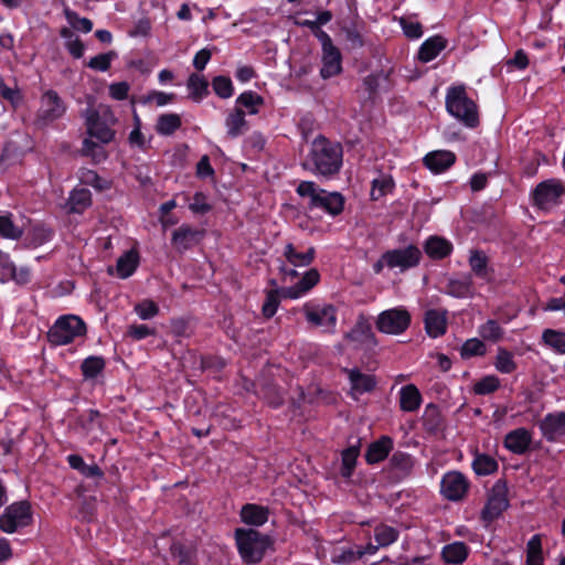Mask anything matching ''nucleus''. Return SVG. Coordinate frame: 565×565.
Here are the masks:
<instances>
[{
	"label": "nucleus",
	"mask_w": 565,
	"mask_h": 565,
	"mask_svg": "<svg viewBox=\"0 0 565 565\" xmlns=\"http://www.w3.org/2000/svg\"><path fill=\"white\" fill-rule=\"evenodd\" d=\"M302 166L324 178L332 177L342 166V148L339 143L319 136L313 139L308 160Z\"/></svg>",
	"instance_id": "f257e3e1"
},
{
	"label": "nucleus",
	"mask_w": 565,
	"mask_h": 565,
	"mask_svg": "<svg viewBox=\"0 0 565 565\" xmlns=\"http://www.w3.org/2000/svg\"><path fill=\"white\" fill-rule=\"evenodd\" d=\"M297 193L309 199V209L319 207L332 216H337L343 211L344 198L341 193L319 189L312 181H301Z\"/></svg>",
	"instance_id": "f03ea898"
},
{
	"label": "nucleus",
	"mask_w": 565,
	"mask_h": 565,
	"mask_svg": "<svg viewBox=\"0 0 565 565\" xmlns=\"http://www.w3.org/2000/svg\"><path fill=\"white\" fill-rule=\"evenodd\" d=\"M84 116L87 132L90 137L103 143H108L114 139L113 126L116 125L117 118L108 105L100 104L96 107H88Z\"/></svg>",
	"instance_id": "7ed1b4c3"
},
{
	"label": "nucleus",
	"mask_w": 565,
	"mask_h": 565,
	"mask_svg": "<svg viewBox=\"0 0 565 565\" xmlns=\"http://www.w3.org/2000/svg\"><path fill=\"white\" fill-rule=\"evenodd\" d=\"M446 108L466 126L473 128L479 125L478 107L476 103L468 97L463 86H455L448 89Z\"/></svg>",
	"instance_id": "20e7f679"
},
{
	"label": "nucleus",
	"mask_w": 565,
	"mask_h": 565,
	"mask_svg": "<svg viewBox=\"0 0 565 565\" xmlns=\"http://www.w3.org/2000/svg\"><path fill=\"white\" fill-rule=\"evenodd\" d=\"M235 539L239 555L247 564L259 563L269 546L268 537L253 529H237Z\"/></svg>",
	"instance_id": "39448f33"
},
{
	"label": "nucleus",
	"mask_w": 565,
	"mask_h": 565,
	"mask_svg": "<svg viewBox=\"0 0 565 565\" xmlns=\"http://www.w3.org/2000/svg\"><path fill=\"white\" fill-rule=\"evenodd\" d=\"M85 323L76 316L60 318L47 332L49 341L55 345L72 342L76 337L85 334Z\"/></svg>",
	"instance_id": "423d86ee"
},
{
	"label": "nucleus",
	"mask_w": 565,
	"mask_h": 565,
	"mask_svg": "<svg viewBox=\"0 0 565 565\" xmlns=\"http://www.w3.org/2000/svg\"><path fill=\"white\" fill-rule=\"evenodd\" d=\"M32 522V509L28 501L15 502L6 508L0 515V529L6 533H14Z\"/></svg>",
	"instance_id": "0eeeda50"
},
{
	"label": "nucleus",
	"mask_w": 565,
	"mask_h": 565,
	"mask_svg": "<svg viewBox=\"0 0 565 565\" xmlns=\"http://www.w3.org/2000/svg\"><path fill=\"white\" fill-rule=\"evenodd\" d=\"M376 328L386 334H401L411 324V313L403 307L392 308L381 312L376 319Z\"/></svg>",
	"instance_id": "6e6552de"
},
{
	"label": "nucleus",
	"mask_w": 565,
	"mask_h": 565,
	"mask_svg": "<svg viewBox=\"0 0 565 565\" xmlns=\"http://www.w3.org/2000/svg\"><path fill=\"white\" fill-rule=\"evenodd\" d=\"M508 507V488L505 482L499 480L489 493L487 504L481 511V519L489 524L499 518Z\"/></svg>",
	"instance_id": "1a4fd4ad"
},
{
	"label": "nucleus",
	"mask_w": 565,
	"mask_h": 565,
	"mask_svg": "<svg viewBox=\"0 0 565 565\" xmlns=\"http://www.w3.org/2000/svg\"><path fill=\"white\" fill-rule=\"evenodd\" d=\"M317 38L322 44L321 76L329 78L338 75L342 70L340 51L333 45L331 38L324 31L318 30Z\"/></svg>",
	"instance_id": "9d476101"
},
{
	"label": "nucleus",
	"mask_w": 565,
	"mask_h": 565,
	"mask_svg": "<svg viewBox=\"0 0 565 565\" xmlns=\"http://www.w3.org/2000/svg\"><path fill=\"white\" fill-rule=\"evenodd\" d=\"M66 111V105L55 90H46L41 98L36 122L45 126L61 118Z\"/></svg>",
	"instance_id": "9b49d317"
},
{
	"label": "nucleus",
	"mask_w": 565,
	"mask_h": 565,
	"mask_svg": "<svg viewBox=\"0 0 565 565\" xmlns=\"http://www.w3.org/2000/svg\"><path fill=\"white\" fill-rule=\"evenodd\" d=\"M564 192L565 189L561 181L550 179L535 186L532 198L537 207L547 210L557 204Z\"/></svg>",
	"instance_id": "f8f14e48"
},
{
	"label": "nucleus",
	"mask_w": 565,
	"mask_h": 565,
	"mask_svg": "<svg viewBox=\"0 0 565 565\" xmlns=\"http://www.w3.org/2000/svg\"><path fill=\"white\" fill-rule=\"evenodd\" d=\"M347 374L350 391L349 394L353 399H359L363 394L372 393L376 390L377 379L375 375L362 372L359 367L344 369Z\"/></svg>",
	"instance_id": "ddd939ff"
},
{
	"label": "nucleus",
	"mask_w": 565,
	"mask_h": 565,
	"mask_svg": "<svg viewBox=\"0 0 565 565\" xmlns=\"http://www.w3.org/2000/svg\"><path fill=\"white\" fill-rule=\"evenodd\" d=\"M422 257L420 250L411 245L404 249H393L385 253L386 266L398 267L401 270L416 266Z\"/></svg>",
	"instance_id": "4468645a"
},
{
	"label": "nucleus",
	"mask_w": 565,
	"mask_h": 565,
	"mask_svg": "<svg viewBox=\"0 0 565 565\" xmlns=\"http://www.w3.org/2000/svg\"><path fill=\"white\" fill-rule=\"evenodd\" d=\"M345 339L353 343L355 349L370 350L376 345V339L370 323L360 319L350 332L345 334Z\"/></svg>",
	"instance_id": "2eb2a0df"
},
{
	"label": "nucleus",
	"mask_w": 565,
	"mask_h": 565,
	"mask_svg": "<svg viewBox=\"0 0 565 565\" xmlns=\"http://www.w3.org/2000/svg\"><path fill=\"white\" fill-rule=\"evenodd\" d=\"M469 483L460 472L452 471L445 475L441 481L443 494L452 501L461 500L467 491Z\"/></svg>",
	"instance_id": "dca6fc26"
},
{
	"label": "nucleus",
	"mask_w": 565,
	"mask_h": 565,
	"mask_svg": "<svg viewBox=\"0 0 565 565\" xmlns=\"http://www.w3.org/2000/svg\"><path fill=\"white\" fill-rule=\"evenodd\" d=\"M203 233L188 225H182L172 234V246L179 253L195 246L202 238Z\"/></svg>",
	"instance_id": "f3484780"
},
{
	"label": "nucleus",
	"mask_w": 565,
	"mask_h": 565,
	"mask_svg": "<svg viewBox=\"0 0 565 565\" xmlns=\"http://www.w3.org/2000/svg\"><path fill=\"white\" fill-rule=\"evenodd\" d=\"M543 436L548 440H556L565 435V414L554 413L546 415L540 423Z\"/></svg>",
	"instance_id": "a211bd4d"
},
{
	"label": "nucleus",
	"mask_w": 565,
	"mask_h": 565,
	"mask_svg": "<svg viewBox=\"0 0 565 565\" xmlns=\"http://www.w3.org/2000/svg\"><path fill=\"white\" fill-rule=\"evenodd\" d=\"M425 330L431 338H438L447 330V311L441 309H430L425 312Z\"/></svg>",
	"instance_id": "6ab92c4d"
},
{
	"label": "nucleus",
	"mask_w": 565,
	"mask_h": 565,
	"mask_svg": "<svg viewBox=\"0 0 565 565\" xmlns=\"http://www.w3.org/2000/svg\"><path fill=\"white\" fill-rule=\"evenodd\" d=\"M306 318L313 326L333 329L337 322L335 308L331 305L322 308H307Z\"/></svg>",
	"instance_id": "aec40b11"
},
{
	"label": "nucleus",
	"mask_w": 565,
	"mask_h": 565,
	"mask_svg": "<svg viewBox=\"0 0 565 565\" xmlns=\"http://www.w3.org/2000/svg\"><path fill=\"white\" fill-rule=\"evenodd\" d=\"M456 160L451 151L438 150L424 158L425 166L435 173H440L454 164Z\"/></svg>",
	"instance_id": "412c9836"
},
{
	"label": "nucleus",
	"mask_w": 565,
	"mask_h": 565,
	"mask_svg": "<svg viewBox=\"0 0 565 565\" xmlns=\"http://www.w3.org/2000/svg\"><path fill=\"white\" fill-rule=\"evenodd\" d=\"M319 277L317 269H310L297 285L281 289V296L291 299L298 298L310 290L319 281Z\"/></svg>",
	"instance_id": "4be33fe9"
},
{
	"label": "nucleus",
	"mask_w": 565,
	"mask_h": 565,
	"mask_svg": "<svg viewBox=\"0 0 565 565\" xmlns=\"http://www.w3.org/2000/svg\"><path fill=\"white\" fill-rule=\"evenodd\" d=\"M531 443V434L525 428H518L510 431L504 439L505 447L514 454H523Z\"/></svg>",
	"instance_id": "5701e85b"
},
{
	"label": "nucleus",
	"mask_w": 565,
	"mask_h": 565,
	"mask_svg": "<svg viewBox=\"0 0 565 565\" xmlns=\"http://www.w3.org/2000/svg\"><path fill=\"white\" fill-rule=\"evenodd\" d=\"M392 448V439L387 436H383L379 440L370 444L365 454V459L369 463H377L387 457Z\"/></svg>",
	"instance_id": "b1692460"
},
{
	"label": "nucleus",
	"mask_w": 565,
	"mask_h": 565,
	"mask_svg": "<svg viewBox=\"0 0 565 565\" xmlns=\"http://www.w3.org/2000/svg\"><path fill=\"white\" fill-rule=\"evenodd\" d=\"M422 395L414 384H407L399 392V407L404 412H415L419 408Z\"/></svg>",
	"instance_id": "393cba45"
},
{
	"label": "nucleus",
	"mask_w": 565,
	"mask_h": 565,
	"mask_svg": "<svg viewBox=\"0 0 565 565\" xmlns=\"http://www.w3.org/2000/svg\"><path fill=\"white\" fill-rule=\"evenodd\" d=\"M446 39L440 35L426 40L418 51L419 61L427 63L434 60L446 47Z\"/></svg>",
	"instance_id": "a878e982"
},
{
	"label": "nucleus",
	"mask_w": 565,
	"mask_h": 565,
	"mask_svg": "<svg viewBox=\"0 0 565 565\" xmlns=\"http://www.w3.org/2000/svg\"><path fill=\"white\" fill-rule=\"evenodd\" d=\"M424 248L429 257L434 259H441L451 253L452 245L443 237L431 236L427 239Z\"/></svg>",
	"instance_id": "bb28decb"
},
{
	"label": "nucleus",
	"mask_w": 565,
	"mask_h": 565,
	"mask_svg": "<svg viewBox=\"0 0 565 565\" xmlns=\"http://www.w3.org/2000/svg\"><path fill=\"white\" fill-rule=\"evenodd\" d=\"M542 342L556 354H565V331L545 329L542 333Z\"/></svg>",
	"instance_id": "cd10ccee"
},
{
	"label": "nucleus",
	"mask_w": 565,
	"mask_h": 565,
	"mask_svg": "<svg viewBox=\"0 0 565 565\" xmlns=\"http://www.w3.org/2000/svg\"><path fill=\"white\" fill-rule=\"evenodd\" d=\"M242 520L252 525H262L268 519V510L256 504H246L241 511Z\"/></svg>",
	"instance_id": "c85d7f7f"
},
{
	"label": "nucleus",
	"mask_w": 565,
	"mask_h": 565,
	"mask_svg": "<svg viewBox=\"0 0 565 565\" xmlns=\"http://www.w3.org/2000/svg\"><path fill=\"white\" fill-rule=\"evenodd\" d=\"M391 468L396 472L398 478L408 476L414 467V460L411 455L396 451L390 459Z\"/></svg>",
	"instance_id": "c756f323"
},
{
	"label": "nucleus",
	"mask_w": 565,
	"mask_h": 565,
	"mask_svg": "<svg viewBox=\"0 0 565 565\" xmlns=\"http://www.w3.org/2000/svg\"><path fill=\"white\" fill-rule=\"evenodd\" d=\"M92 203L90 192L87 189H75L68 199V209L72 213H82Z\"/></svg>",
	"instance_id": "7c9ffc66"
},
{
	"label": "nucleus",
	"mask_w": 565,
	"mask_h": 565,
	"mask_svg": "<svg viewBox=\"0 0 565 565\" xmlns=\"http://www.w3.org/2000/svg\"><path fill=\"white\" fill-rule=\"evenodd\" d=\"M443 558L446 563L449 564H460L462 563L468 555L467 546L461 542H456L449 545H446L443 548Z\"/></svg>",
	"instance_id": "2f4dec72"
},
{
	"label": "nucleus",
	"mask_w": 565,
	"mask_h": 565,
	"mask_svg": "<svg viewBox=\"0 0 565 565\" xmlns=\"http://www.w3.org/2000/svg\"><path fill=\"white\" fill-rule=\"evenodd\" d=\"M138 265V254L135 250H128L120 256L116 264V270L119 277L127 278Z\"/></svg>",
	"instance_id": "473e14b6"
},
{
	"label": "nucleus",
	"mask_w": 565,
	"mask_h": 565,
	"mask_svg": "<svg viewBox=\"0 0 565 565\" xmlns=\"http://www.w3.org/2000/svg\"><path fill=\"white\" fill-rule=\"evenodd\" d=\"M67 460L73 469L81 471L85 477L102 478L104 476L103 470L96 463L86 465L83 458L78 455H71Z\"/></svg>",
	"instance_id": "72a5a7b5"
},
{
	"label": "nucleus",
	"mask_w": 565,
	"mask_h": 565,
	"mask_svg": "<svg viewBox=\"0 0 565 565\" xmlns=\"http://www.w3.org/2000/svg\"><path fill=\"white\" fill-rule=\"evenodd\" d=\"M359 452L358 446H351L342 451L341 475L343 478L349 479L352 476Z\"/></svg>",
	"instance_id": "f704fd0d"
},
{
	"label": "nucleus",
	"mask_w": 565,
	"mask_h": 565,
	"mask_svg": "<svg viewBox=\"0 0 565 565\" xmlns=\"http://www.w3.org/2000/svg\"><path fill=\"white\" fill-rule=\"evenodd\" d=\"M181 126V118L177 114H164L158 118L156 129L161 135H171Z\"/></svg>",
	"instance_id": "c9c22d12"
},
{
	"label": "nucleus",
	"mask_w": 565,
	"mask_h": 565,
	"mask_svg": "<svg viewBox=\"0 0 565 565\" xmlns=\"http://www.w3.org/2000/svg\"><path fill=\"white\" fill-rule=\"evenodd\" d=\"M285 256L294 266H307L313 260L315 249L311 247L306 253H298L291 244H288Z\"/></svg>",
	"instance_id": "e433bc0d"
},
{
	"label": "nucleus",
	"mask_w": 565,
	"mask_h": 565,
	"mask_svg": "<svg viewBox=\"0 0 565 565\" xmlns=\"http://www.w3.org/2000/svg\"><path fill=\"white\" fill-rule=\"evenodd\" d=\"M226 126L228 129L227 132L231 137H237L243 134V130L246 127L244 111L239 108L234 109V111L227 117Z\"/></svg>",
	"instance_id": "4c0bfd02"
},
{
	"label": "nucleus",
	"mask_w": 565,
	"mask_h": 565,
	"mask_svg": "<svg viewBox=\"0 0 565 565\" xmlns=\"http://www.w3.org/2000/svg\"><path fill=\"white\" fill-rule=\"evenodd\" d=\"M527 565H543L541 536L534 535L526 546Z\"/></svg>",
	"instance_id": "58836bf2"
},
{
	"label": "nucleus",
	"mask_w": 565,
	"mask_h": 565,
	"mask_svg": "<svg viewBox=\"0 0 565 565\" xmlns=\"http://www.w3.org/2000/svg\"><path fill=\"white\" fill-rule=\"evenodd\" d=\"M472 468L479 476H487L493 473L498 469L497 461L488 455H477Z\"/></svg>",
	"instance_id": "ea45409f"
},
{
	"label": "nucleus",
	"mask_w": 565,
	"mask_h": 565,
	"mask_svg": "<svg viewBox=\"0 0 565 565\" xmlns=\"http://www.w3.org/2000/svg\"><path fill=\"white\" fill-rule=\"evenodd\" d=\"M448 294L455 297H468L472 295V279L463 277L462 279H452L448 282Z\"/></svg>",
	"instance_id": "a19ab883"
},
{
	"label": "nucleus",
	"mask_w": 565,
	"mask_h": 565,
	"mask_svg": "<svg viewBox=\"0 0 565 565\" xmlns=\"http://www.w3.org/2000/svg\"><path fill=\"white\" fill-rule=\"evenodd\" d=\"M374 537L379 546L385 547L397 540L398 531L392 526L382 524L375 527Z\"/></svg>",
	"instance_id": "79ce46f5"
},
{
	"label": "nucleus",
	"mask_w": 565,
	"mask_h": 565,
	"mask_svg": "<svg viewBox=\"0 0 565 565\" xmlns=\"http://www.w3.org/2000/svg\"><path fill=\"white\" fill-rule=\"evenodd\" d=\"M207 81L198 74H191L188 79V87L191 90V97L195 100L201 99L207 94Z\"/></svg>",
	"instance_id": "37998d69"
},
{
	"label": "nucleus",
	"mask_w": 565,
	"mask_h": 565,
	"mask_svg": "<svg viewBox=\"0 0 565 565\" xmlns=\"http://www.w3.org/2000/svg\"><path fill=\"white\" fill-rule=\"evenodd\" d=\"M479 333L482 339L491 342H498L503 337V330L495 320H488L480 327Z\"/></svg>",
	"instance_id": "c03bdc74"
},
{
	"label": "nucleus",
	"mask_w": 565,
	"mask_h": 565,
	"mask_svg": "<svg viewBox=\"0 0 565 565\" xmlns=\"http://www.w3.org/2000/svg\"><path fill=\"white\" fill-rule=\"evenodd\" d=\"M23 231L17 226L10 216L0 215V236L10 239H18L22 236Z\"/></svg>",
	"instance_id": "a18cd8bd"
},
{
	"label": "nucleus",
	"mask_w": 565,
	"mask_h": 565,
	"mask_svg": "<svg viewBox=\"0 0 565 565\" xmlns=\"http://www.w3.org/2000/svg\"><path fill=\"white\" fill-rule=\"evenodd\" d=\"M469 264L471 267V270L480 277H486L487 275V265H488V258L487 256L479 250L471 252Z\"/></svg>",
	"instance_id": "49530a36"
},
{
	"label": "nucleus",
	"mask_w": 565,
	"mask_h": 565,
	"mask_svg": "<svg viewBox=\"0 0 565 565\" xmlns=\"http://www.w3.org/2000/svg\"><path fill=\"white\" fill-rule=\"evenodd\" d=\"M105 366L104 359L99 356H90L84 360L82 371L85 377H95Z\"/></svg>",
	"instance_id": "de8ad7c7"
},
{
	"label": "nucleus",
	"mask_w": 565,
	"mask_h": 565,
	"mask_svg": "<svg viewBox=\"0 0 565 565\" xmlns=\"http://www.w3.org/2000/svg\"><path fill=\"white\" fill-rule=\"evenodd\" d=\"M263 103H264L263 97L253 92L243 93L237 98V104L247 108L250 114H256L257 113L256 107L263 105Z\"/></svg>",
	"instance_id": "09e8293b"
},
{
	"label": "nucleus",
	"mask_w": 565,
	"mask_h": 565,
	"mask_svg": "<svg viewBox=\"0 0 565 565\" xmlns=\"http://www.w3.org/2000/svg\"><path fill=\"white\" fill-rule=\"evenodd\" d=\"M82 150L85 156L92 157L97 163L104 161L107 157L105 149L89 139L84 140Z\"/></svg>",
	"instance_id": "8fccbe9b"
},
{
	"label": "nucleus",
	"mask_w": 565,
	"mask_h": 565,
	"mask_svg": "<svg viewBox=\"0 0 565 565\" xmlns=\"http://www.w3.org/2000/svg\"><path fill=\"white\" fill-rule=\"evenodd\" d=\"M486 353V345L479 339L467 340L461 348V355L470 358L476 355H483Z\"/></svg>",
	"instance_id": "3c124183"
},
{
	"label": "nucleus",
	"mask_w": 565,
	"mask_h": 565,
	"mask_svg": "<svg viewBox=\"0 0 565 565\" xmlns=\"http://www.w3.org/2000/svg\"><path fill=\"white\" fill-rule=\"evenodd\" d=\"M213 89L221 98H228L233 95L232 82L228 77L216 76L213 82Z\"/></svg>",
	"instance_id": "603ef678"
},
{
	"label": "nucleus",
	"mask_w": 565,
	"mask_h": 565,
	"mask_svg": "<svg viewBox=\"0 0 565 565\" xmlns=\"http://www.w3.org/2000/svg\"><path fill=\"white\" fill-rule=\"evenodd\" d=\"M499 385H500L499 379L493 375H490V376H486L482 380H480L479 382H477L475 384L473 390L477 394L486 395V394H490V393H493L494 391H497Z\"/></svg>",
	"instance_id": "864d4df0"
},
{
	"label": "nucleus",
	"mask_w": 565,
	"mask_h": 565,
	"mask_svg": "<svg viewBox=\"0 0 565 565\" xmlns=\"http://www.w3.org/2000/svg\"><path fill=\"white\" fill-rule=\"evenodd\" d=\"M65 17L72 28L88 33L93 29V23L87 18H79L75 12L65 10Z\"/></svg>",
	"instance_id": "5fc2aeb1"
},
{
	"label": "nucleus",
	"mask_w": 565,
	"mask_h": 565,
	"mask_svg": "<svg viewBox=\"0 0 565 565\" xmlns=\"http://www.w3.org/2000/svg\"><path fill=\"white\" fill-rule=\"evenodd\" d=\"M393 188V181L390 178H381L375 179L373 181V188L371 191V196L373 200H379L386 193H388Z\"/></svg>",
	"instance_id": "6e6d98bb"
},
{
	"label": "nucleus",
	"mask_w": 565,
	"mask_h": 565,
	"mask_svg": "<svg viewBox=\"0 0 565 565\" xmlns=\"http://www.w3.org/2000/svg\"><path fill=\"white\" fill-rule=\"evenodd\" d=\"M495 367L502 373L513 372L515 370V363L512 355L505 350H500L497 356Z\"/></svg>",
	"instance_id": "4d7b16f0"
},
{
	"label": "nucleus",
	"mask_w": 565,
	"mask_h": 565,
	"mask_svg": "<svg viewBox=\"0 0 565 565\" xmlns=\"http://www.w3.org/2000/svg\"><path fill=\"white\" fill-rule=\"evenodd\" d=\"M278 306H279L278 291L270 290L267 294L266 300L262 307V312H263L264 317L271 318L276 313Z\"/></svg>",
	"instance_id": "13d9d810"
},
{
	"label": "nucleus",
	"mask_w": 565,
	"mask_h": 565,
	"mask_svg": "<svg viewBox=\"0 0 565 565\" xmlns=\"http://www.w3.org/2000/svg\"><path fill=\"white\" fill-rule=\"evenodd\" d=\"M135 310L141 319L147 320L158 315L159 307L151 300H145L138 303Z\"/></svg>",
	"instance_id": "bf43d9fd"
},
{
	"label": "nucleus",
	"mask_w": 565,
	"mask_h": 565,
	"mask_svg": "<svg viewBox=\"0 0 565 565\" xmlns=\"http://www.w3.org/2000/svg\"><path fill=\"white\" fill-rule=\"evenodd\" d=\"M114 56V52L96 55L90 58L88 66L96 71H107L110 67V61Z\"/></svg>",
	"instance_id": "052dcab7"
},
{
	"label": "nucleus",
	"mask_w": 565,
	"mask_h": 565,
	"mask_svg": "<svg viewBox=\"0 0 565 565\" xmlns=\"http://www.w3.org/2000/svg\"><path fill=\"white\" fill-rule=\"evenodd\" d=\"M401 25L407 38L417 39L422 36V25L419 22L411 21L406 18L401 19Z\"/></svg>",
	"instance_id": "680f3d73"
},
{
	"label": "nucleus",
	"mask_w": 565,
	"mask_h": 565,
	"mask_svg": "<svg viewBox=\"0 0 565 565\" xmlns=\"http://www.w3.org/2000/svg\"><path fill=\"white\" fill-rule=\"evenodd\" d=\"M51 236V231L44 226L36 225L31 231V244L40 246L45 243Z\"/></svg>",
	"instance_id": "e2e57ef3"
},
{
	"label": "nucleus",
	"mask_w": 565,
	"mask_h": 565,
	"mask_svg": "<svg viewBox=\"0 0 565 565\" xmlns=\"http://www.w3.org/2000/svg\"><path fill=\"white\" fill-rule=\"evenodd\" d=\"M174 99V94L152 92L143 98V103H154L157 106H164Z\"/></svg>",
	"instance_id": "0e129e2a"
},
{
	"label": "nucleus",
	"mask_w": 565,
	"mask_h": 565,
	"mask_svg": "<svg viewBox=\"0 0 565 565\" xmlns=\"http://www.w3.org/2000/svg\"><path fill=\"white\" fill-rule=\"evenodd\" d=\"M128 335L131 337L132 339L135 340H140V339H143L148 335H153L156 334V330L154 329H151L145 324H132L128 328V331H127Z\"/></svg>",
	"instance_id": "69168bd1"
},
{
	"label": "nucleus",
	"mask_w": 565,
	"mask_h": 565,
	"mask_svg": "<svg viewBox=\"0 0 565 565\" xmlns=\"http://www.w3.org/2000/svg\"><path fill=\"white\" fill-rule=\"evenodd\" d=\"M265 397L267 398L268 403L275 407L281 405L284 402L282 392L275 385H270L266 388Z\"/></svg>",
	"instance_id": "338daca9"
},
{
	"label": "nucleus",
	"mask_w": 565,
	"mask_h": 565,
	"mask_svg": "<svg viewBox=\"0 0 565 565\" xmlns=\"http://www.w3.org/2000/svg\"><path fill=\"white\" fill-rule=\"evenodd\" d=\"M129 85L126 82L115 83L109 86L110 96L117 100H122L127 97Z\"/></svg>",
	"instance_id": "774afa93"
}]
</instances>
